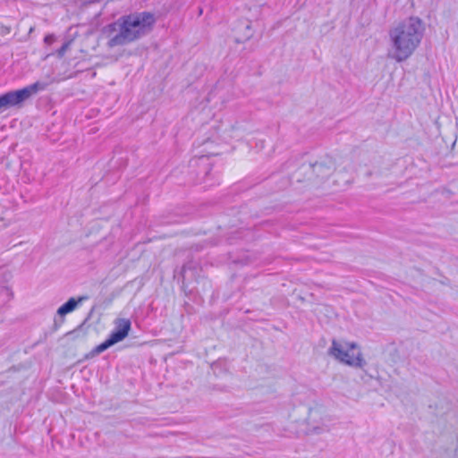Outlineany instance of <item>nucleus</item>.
<instances>
[{"mask_svg": "<svg viewBox=\"0 0 458 458\" xmlns=\"http://www.w3.org/2000/svg\"><path fill=\"white\" fill-rule=\"evenodd\" d=\"M157 19L150 12H134L120 16L116 21L105 25L101 31L109 38L106 45L113 48L135 42L154 29Z\"/></svg>", "mask_w": 458, "mask_h": 458, "instance_id": "f257e3e1", "label": "nucleus"}, {"mask_svg": "<svg viewBox=\"0 0 458 458\" xmlns=\"http://www.w3.org/2000/svg\"><path fill=\"white\" fill-rule=\"evenodd\" d=\"M424 31V23L417 16H410L390 29L388 34L394 51L392 58L398 63L407 60L420 46Z\"/></svg>", "mask_w": 458, "mask_h": 458, "instance_id": "f03ea898", "label": "nucleus"}, {"mask_svg": "<svg viewBox=\"0 0 458 458\" xmlns=\"http://www.w3.org/2000/svg\"><path fill=\"white\" fill-rule=\"evenodd\" d=\"M47 84L36 81L20 89L10 90L0 95V112L11 107H20L33 95L46 89Z\"/></svg>", "mask_w": 458, "mask_h": 458, "instance_id": "7ed1b4c3", "label": "nucleus"}, {"mask_svg": "<svg viewBox=\"0 0 458 458\" xmlns=\"http://www.w3.org/2000/svg\"><path fill=\"white\" fill-rule=\"evenodd\" d=\"M358 348L356 343H348L346 346L344 347L341 344H339L335 339L332 341V345L328 349V354L333 356L335 359L339 360L340 362L362 369L366 364V360L362 358L361 352L358 351L354 352V350Z\"/></svg>", "mask_w": 458, "mask_h": 458, "instance_id": "20e7f679", "label": "nucleus"}, {"mask_svg": "<svg viewBox=\"0 0 458 458\" xmlns=\"http://www.w3.org/2000/svg\"><path fill=\"white\" fill-rule=\"evenodd\" d=\"M201 271L202 268L199 261L194 259H189L180 268L178 274L177 271L174 270V278L177 277L178 281L181 282L182 284V289L183 291H186V289L188 288L187 281L197 280V278L200 276Z\"/></svg>", "mask_w": 458, "mask_h": 458, "instance_id": "39448f33", "label": "nucleus"}, {"mask_svg": "<svg viewBox=\"0 0 458 458\" xmlns=\"http://www.w3.org/2000/svg\"><path fill=\"white\" fill-rule=\"evenodd\" d=\"M131 327V320L128 318H117L114 321V328L109 336L117 344L125 339Z\"/></svg>", "mask_w": 458, "mask_h": 458, "instance_id": "423d86ee", "label": "nucleus"}, {"mask_svg": "<svg viewBox=\"0 0 458 458\" xmlns=\"http://www.w3.org/2000/svg\"><path fill=\"white\" fill-rule=\"evenodd\" d=\"M313 173L322 178L329 175L335 169V164L332 158H327L324 161H316L311 165Z\"/></svg>", "mask_w": 458, "mask_h": 458, "instance_id": "0eeeda50", "label": "nucleus"}, {"mask_svg": "<svg viewBox=\"0 0 458 458\" xmlns=\"http://www.w3.org/2000/svg\"><path fill=\"white\" fill-rule=\"evenodd\" d=\"M88 300L87 295L80 296L78 299H75L73 297H71L68 299L67 301H65L64 304H62L56 313L60 317H64L65 315L72 312L79 304H81L83 301Z\"/></svg>", "mask_w": 458, "mask_h": 458, "instance_id": "6e6552de", "label": "nucleus"}, {"mask_svg": "<svg viewBox=\"0 0 458 458\" xmlns=\"http://www.w3.org/2000/svg\"><path fill=\"white\" fill-rule=\"evenodd\" d=\"M116 343L108 335V337L100 344L97 345L95 348H93L89 353L85 355V359L89 360L91 359L97 355H99L111 346L114 345Z\"/></svg>", "mask_w": 458, "mask_h": 458, "instance_id": "1a4fd4ad", "label": "nucleus"}, {"mask_svg": "<svg viewBox=\"0 0 458 458\" xmlns=\"http://www.w3.org/2000/svg\"><path fill=\"white\" fill-rule=\"evenodd\" d=\"M116 343L108 335V337L100 344L97 345L95 348H93L89 353L85 355V359L89 360L91 359L97 355H99L111 346L114 345Z\"/></svg>", "mask_w": 458, "mask_h": 458, "instance_id": "9d476101", "label": "nucleus"}, {"mask_svg": "<svg viewBox=\"0 0 458 458\" xmlns=\"http://www.w3.org/2000/svg\"><path fill=\"white\" fill-rule=\"evenodd\" d=\"M70 45H71V41H66L62 45V47L59 49H57L56 55L59 58H62L65 55Z\"/></svg>", "mask_w": 458, "mask_h": 458, "instance_id": "9b49d317", "label": "nucleus"}, {"mask_svg": "<svg viewBox=\"0 0 458 458\" xmlns=\"http://www.w3.org/2000/svg\"><path fill=\"white\" fill-rule=\"evenodd\" d=\"M244 28H245V33H244L243 39L247 40V39H250L252 37L250 22V21L245 22Z\"/></svg>", "mask_w": 458, "mask_h": 458, "instance_id": "f8f14e48", "label": "nucleus"}, {"mask_svg": "<svg viewBox=\"0 0 458 458\" xmlns=\"http://www.w3.org/2000/svg\"><path fill=\"white\" fill-rule=\"evenodd\" d=\"M56 40L55 34H47L44 38V43L46 45H52Z\"/></svg>", "mask_w": 458, "mask_h": 458, "instance_id": "ddd939ff", "label": "nucleus"}, {"mask_svg": "<svg viewBox=\"0 0 458 458\" xmlns=\"http://www.w3.org/2000/svg\"><path fill=\"white\" fill-rule=\"evenodd\" d=\"M0 294H2L3 296H5L8 300L13 295L12 292L7 287H0Z\"/></svg>", "mask_w": 458, "mask_h": 458, "instance_id": "4468645a", "label": "nucleus"}]
</instances>
